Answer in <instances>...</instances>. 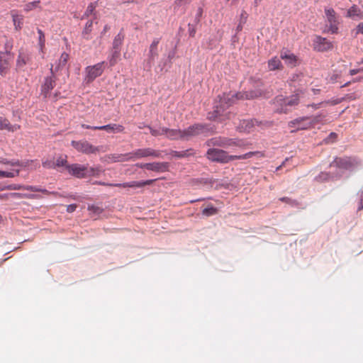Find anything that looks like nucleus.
<instances>
[{
  "label": "nucleus",
  "mask_w": 363,
  "mask_h": 363,
  "mask_svg": "<svg viewBox=\"0 0 363 363\" xmlns=\"http://www.w3.org/2000/svg\"><path fill=\"white\" fill-rule=\"evenodd\" d=\"M124 39V35L121 31L115 38L113 42V50H121V46Z\"/></svg>",
  "instance_id": "nucleus-31"
},
{
  "label": "nucleus",
  "mask_w": 363,
  "mask_h": 363,
  "mask_svg": "<svg viewBox=\"0 0 363 363\" xmlns=\"http://www.w3.org/2000/svg\"><path fill=\"white\" fill-rule=\"evenodd\" d=\"M82 127L84 128H86V129H92V130H95L94 128L95 126H90V125H85V124H82Z\"/></svg>",
  "instance_id": "nucleus-59"
},
{
  "label": "nucleus",
  "mask_w": 363,
  "mask_h": 363,
  "mask_svg": "<svg viewBox=\"0 0 363 363\" xmlns=\"http://www.w3.org/2000/svg\"><path fill=\"white\" fill-rule=\"evenodd\" d=\"M147 156H153L155 157H160V152L156 151L152 148H145L138 150V157H144Z\"/></svg>",
  "instance_id": "nucleus-25"
},
{
  "label": "nucleus",
  "mask_w": 363,
  "mask_h": 363,
  "mask_svg": "<svg viewBox=\"0 0 363 363\" xmlns=\"http://www.w3.org/2000/svg\"><path fill=\"white\" fill-rule=\"evenodd\" d=\"M94 129L105 130L109 133H119L124 130V127L120 124L111 123L99 127H94Z\"/></svg>",
  "instance_id": "nucleus-19"
},
{
  "label": "nucleus",
  "mask_w": 363,
  "mask_h": 363,
  "mask_svg": "<svg viewBox=\"0 0 363 363\" xmlns=\"http://www.w3.org/2000/svg\"><path fill=\"white\" fill-rule=\"evenodd\" d=\"M155 181H156V179H149V180H146L144 182H138L137 186L138 188V187L144 186L145 185H149V184H152Z\"/></svg>",
  "instance_id": "nucleus-49"
},
{
  "label": "nucleus",
  "mask_w": 363,
  "mask_h": 363,
  "mask_svg": "<svg viewBox=\"0 0 363 363\" xmlns=\"http://www.w3.org/2000/svg\"><path fill=\"white\" fill-rule=\"evenodd\" d=\"M268 68L270 71L280 70L283 69L282 63L279 58L274 57L268 61Z\"/></svg>",
  "instance_id": "nucleus-27"
},
{
  "label": "nucleus",
  "mask_w": 363,
  "mask_h": 363,
  "mask_svg": "<svg viewBox=\"0 0 363 363\" xmlns=\"http://www.w3.org/2000/svg\"><path fill=\"white\" fill-rule=\"evenodd\" d=\"M261 96L260 92L250 91L245 93L232 94L224 93L222 96H218V101H216L214 111L212 116H209L210 119H218L220 121H224L226 119H231L233 114L230 112H226V110L238 99H250Z\"/></svg>",
  "instance_id": "nucleus-1"
},
{
  "label": "nucleus",
  "mask_w": 363,
  "mask_h": 363,
  "mask_svg": "<svg viewBox=\"0 0 363 363\" xmlns=\"http://www.w3.org/2000/svg\"><path fill=\"white\" fill-rule=\"evenodd\" d=\"M362 80H363V75L357 77H355V78L352 79L351 81L347 82L343 85H342L341 87H346V86H348L352 83L359 82H361Z\"/></svg>",
  "instance_id": "nucleus-46"
},
{
  "label": "nucleus",
  "mask_w": 363,
  "mask_h": 363,
  "mask_svg": "<svg viewBox=\"0 0 363 363\" xmlns=\"http://www.w3.org/2000/svg\"><path fill=\"white\" fill-rule=\"evenodd\" d=\"M343 99H344L343 98L332 99L330 100H328V101L323 102V104H326L334 106V105H337V104H340L343 101Z\"/></svg>",
  "instance_id": "nucleus-45"
},
{
  "label": "nucleus",
  "mask_w": 363,
  "mask_h": 363,
  "mask_svg": "<svg viewBox=\"0 0 363 363\" xmlns=\"http://www.w3.org/2000/svg\"><path fill=\"white\" fill-rule=\"evenodd\" d=\"M323 118L324 116L323 115H317L315 116L310 117V121L312 122L311 128H313L315 124L320 123Z\"/></svg>",
  "instance_id": "nucleus-44"
},
{
  "label": "nucleus",
  "mask_w": 363,
  "mask_h": 363,
  "mask_svg": "<svg viewBox=\"0 0 363 363\" xmlns=\"http://www.w3.org/2000/svg\"><path fill=\"white\" fill-rule=\"evenodd\" d=\"M259 153V152H249L241 155H230L228 152L223 150L211 147L207 150L206 157L211 162L225 164L235 160L249 159Z\"/></svg>",
  "instance_id": "nucleus-2"
},
{
  "label": "nucleus",
  "mask_w": 363,
  "mask_h": 363,
  "mask_svg": "<svg viewBox=\"0 0 363 363\" xmlns=\"http://www.w3.org/2000/svg\"><path fill=\"white\" fill-rule=\"evenodd\" d=\"M125 156L123 155H117V154H111L108 155H106L103 160L105 162L108 163L110 162H121L125 160Z\"/></svg>",
  "instance_id": "nucleus-30"
},
{
  "label": "nucleus",
  "mask_w": 363,
  "mask_h": 363,
  "mask_svg": "<svg viewBox=\"0 0 363 363\" xmlns=\"http://www.w3.org/2000/svg\"><path fill=\"white\" fill-rule=\"evenodd\" d=\"M323 104V102L320 103V104H311V106H312L315 109H318V108H319L320 107V106Z\"/></svg>",
  "instance_id": "nucleus-57"
},
{
  "label": "nucleus",
  "mask_w": 363,
  "mask_h": 363,
  "mask_svg": "<svg viewBox=\"0 0 363 363\" xmlns=\"http://www.w3.org/2000/svg\"><path fill=\"white\" fill-rule=\"evenodd\" d=\"M165 136L169 140H184L183 130L179 129H169L167 128Z\"/></svg>",
  "instance_id": "nucleus-24"
},
{
  "label": "nucleus",
  "mask_w": 363,
  "mask_h": 363,
  "mask_svg": "<svg viewBox=\"0 0 363 363\" xmlns=\"http://www.w3.org/2000/svg\"><path fill=\"white\" fill-rule=\"evenodd\" d=\"M280 58L284 60L285 63L289 67H295L296 65V56L287 50H282L280 53Z\"/></svg>",
  "instance_id": "nucleus-17"
},
{
  "label": "nucleus",
  "mask_w": 363,
  "mask_h": 363,
  "mask_svg": "<svg viewBox=\"0 0 363 363\" xmlns=\"http://www.w3.org/2000/svg\"><path fill=\"white\" fill-rule=\"evenodd\" d=\"M51 76L45 78V82L42 86V92L45 97H47L50 91L55 86V74L53 71V66L50 68Z\"/></svg>",
  "instance_id": "nucleus-16"
},
{
  "label": "nucleus",
  "mask_w": 363,
  "mask_h": 363,
  "mask_svg": "<svg viewBox=\"0 0 363 363\" xmlns=\"http://www.w3.org/2000/svg\"><path fill=\"white\" fill-rule=\"evenodd\" d=\"M105 69V62H101L92 66H88L85 69L86 79L88 82H93L96 77H100Z\"/></svg>",
  "instance_id": "nucleus-9"
},
{
  "label": "nucleus",
  "mask_w": 363,
  "mask_h": 363,
  "mask_svg": "<svg viewBox=\"0 0 363 363\" xmlns=\"http://www.w3.org/2000/svg\"><path fill=\"white\" fill-rule=\"evenodd\" d=\"M347 71V66L345 64H340L337 66L336 69L333 70V72L329 75V82L332 84L340 82L341 83V79L344 77L345 74Z\"/></svg>",
  "instance_id": "nucleus-14"
},
{
  "label": "nucleus",
  "mask_w": 363,
  "mask_h": 363,
  "mask_svg": "<svg viewBox=\"0 0 363 363\" xmlns=\"http://www.w3.org/2000/svg\"><path fill=\"white\" fill-rule=\"evenodd\" d=\"M31 60V55L26 52L20 50L16 60V67L21 69L28 64Z\"/></svg>",
  "instance_id": "nucleus-20"
},
{
  "label": "nucleus",
  "mask_w": 363,
  "mask_h": 363,
  "mask_svg": "<svg viewBox=\"0 0 363 363\" xmlns=\"http://www.w3.org/2000/svg\"><path fill=\"white\" fill-rule=\"evenodd\" d=\"M159 43L158 40H154L150 47V53L152 57L157 55V45Z\"/></svg>",
  "instance_id": "nucleus-42"
},
{
  "label": "nucleus",
  "mask_w": 363,
  "mask_h": 363,
  "mask_svg": "<svg viewBox=\"0 0 363 363\" xmlns=\"http://www.w3.org/2000/svg\"><path fill=\"white\" fill-rule=\"evenodd\" d=\"M206 145L208 147L218 146L224 148L243 147L245 146L244 140L237 138H228L225 137H217L208 140Z\"/></svg>",
  "instance_id": "nucleus-5"
},
{
  "label": "nucleus",
  "mask_w": 363,
  "mask_h": 363,
  "mask_svg": "<svg viewBox=\"0 0 363 363\" xmlns=\"http://www.w3.org/2000/svg\"><path fill=\"white\" fill-rule=\"evenodd\" d=\"M362 80H363V75L357 77H355V78L352 79L351 81L347 82L343 85H342L341 87H346V86H348L352 83L359 82H361Z\"/></svg>",
  "instance_id": "nucleus-47"
},
{
  "label": "nucleus",
  "mask_w": 363,
  "mask_h": 363,
  "mask_svg": "<svg viewBox=\"0 0 363 363\" xmlns=\"http://www.w3.org/2000/svg\"><path fill=\"white\" fill-rule=\"evenodd\" d=\"M11 199L10 194H0V200H8Z\"/></svg>",
  "instance_id": "nucleus-55"
},
{
  "label": "nucleus",
  "mask_w": 363,
  "mask_h": 363,
  "mask_svg": "<svg viewBox=\"0 0 363 363\" xmlns=\"http://www.w3.org/2000/svg\"><path fill=\"white\" fill-rule=\"evenodd\" d=\"M191 0H175V3L177 4H181L182 2H184V3H189V1H191Z\"/></svg>",
  "instance_id": "nucleus-58"
},
{
  "label": "nucleus",
  "mask_w": 363,
  "mask_h": 363,
  "mask_svg": "<svg viewBox=\"0 0 363 363\" xmlns=\"http://www.w3.org/2000/svg\"><path fill=\"white\" fill-rule=\"evenodd\" d=\"M312 122L310 121V117H300L289 122V128H293L291 132L294 133L301 130H307L311 128Z\"/></svg>",
  "instance_id": "nucleus-11"
},
{
  "label": "nucleus",
  "mask_w": 363,
  "mask_h": 363,
  "mask_svg": "<svg viewBox=\"0 0 363 363\" xmlns=\"http://www.w3.org/2000/svg\"><path fill=\"white\" fill-rule=\"evenodd\" d=\"M0 163L4 164H9L11 166H18V167H26V164L24 162H21L19 160H8L7 159L1 158L0 159Z\"/></svg>",
  "instance_id": "nucleus-36"
},
{
  "label": "nucleus",
  "mask_w": 363,
  "mask_h": 363,
  "mask_svg": "<svg viewBox=\"0 0 363 363\" xmlns=\"http://www.w3.org/2000/svg\"><path fill=\"white\" fill-rule=\"evenodd\" d=\"M38 33L39 35L38 44H39L40 50L42 52H43V50L45 49V35H44V33L43 32V30L40 29H38Z\"/></svg>",
  "instance_id": "nucleus-40"
},
{
  "label": "nucleus",
  "mask_w": 363,
  "mask_h": 363,
  "mask_svg": "<svg viewBox=\"0 0 363 363\" xmlns=\"http://www.w3.org/2000/svg\"><path fill=\"white\" fill-rule=\"evenodd\" d=\"M71 144L78 152L86 155H96L100 152H106L104 146H94L86 140H72Z\"/></svg>",
  "instance_id": "nucleus-6"
},
{
  "label": "nucleus",
  "mask_w": 363,
  "mask_h": 363,
  "mask_svg": "<svg viewBox=\"0 0 363 363\" xmlns=\"http://www.w3.org/2000/svg\"><path fill=\"white\" fill-rule=\"evenodd\" d=\"M11 199H23V194L21 193H10Z\"/></svg>",
  "instance_id": "nucleus-53"
},
{
  "label": "nucleus",
  "mask_w": 363,
  "mask_h": 363,
  "mask_svg": "<svg viewBox=\"0 0 363 363\" xmlns=\"http://www.w3.org/2000/svg\"><path fill=\"white\" fill-rule=\"evenodd\" d=\"M313 48L318 52H327L333 50V43L326 38L316 35L313 40Z\"/></svg>",
  "instance_id": "nucleus-13"
},
{
  "label": "nucleus",
  "mask_w": 363,
  "mask_h": 363,
  "mask_svg": "<svg viewBox=\"0 0 363 363\" xmlns=\"http://www.w3.org/2000/svg\"><path fill=\"white\" fill-rule=\"evenodd\" d=\"M13 56L8 50L0 51V74L5 76L9 71Z\"/></svg>",
  "instance_id": "nucleus-10"
},
{
  "label": "nucleus",
  "mask_w": 363,
  "mask_h": 363,
  "mask_svg": "<svg viewBox=\"0 0 363 363\" xmlns=\"http://www.w3.org/2000/svg\"><path fill=\"white\" fill-rule=\"evenodd\" d=\"M11 16L15 30H20L23 27V16L22 15L17 14L14 11H11Z\"/></svg>",
  "instance_id": "nucleus-26"
},
{
  "label": "nucleus",
  "mask_w": 363,
  "mask_h": 363,
  "mask_svg": "<svg viewBox=\"0 0 363 363\" xmlns=\"http://www.w3.org/2000/svg\"><path fill=\"white\" fill-rule=\"evenodd\" d=\"M170 154L174 157L183 158L194 155L195 151L194 149L190 148L184 151H172Z\"/></svg>",
  "instance_id": "nucleus-29"
},
{
  "label": "nucleus",
  "mask_w": 363,
  "mask_h": 363,
  "mask_svg": "<svg viewBox=\"0 0 363 363\" xmlns=\"http://www.w3.org/2000/svg\"><path fill=\"white\" fill-rule=\"evenodd\" d=\"M4 189H9V190H20V189H25V190H28V191H33V192H40V191H43L40 189L38 188L37 186H29V185H27V186H23V185H20V184H10L7 186H5L4 188H1V190H4Z\"/></svg>",
  "instance_id": "nucleus-22"
},
{
  "label": "nucleus",
  "mask_w": 363,
  "mask_h": 363,
  "mask_svg": "<svg viewBox=\"0 0 363 363\" xmlns=\"http://www.w3.org/2000/svg\"><path fill=\"white\" fill-rule=\"evenodd\" d=\"M95 8H96V6L94 4H90L87 6V9L85 11V15H86L87 16L91 15L93 13V11H94Z\"/></svg>",
  "instance_id": "nucleus-50"
},
{
  "label": "nucleus",
  "mask_w": 363,
  "mask_h": 363,
  "mask_svg": "<svg viewBox=\"0 0 363 363\" xmlns=\"http://www.w3.org/2000/svg\"><path fill=\"white\" fill-rule=\"evenodd\" d=\"M210 131L213 132L212 128H208L207 125L196 123L183 130V138L184 140H188L192 137L206 134Z\"/></svg>",
  "instance_id": "nucleus-8"
},
{
  "label": "nucleus",
  "mask_w": 363,
  "mask_h": 363,
  "mask_svg": "<svg viewBox=\"0 0 363 363\" xmlns=\"http://www.w3.org/2000/svg\"><path fill=\"white\" fill-rule=\"evenodd\" d=\"M92 25V21H88L85 25L84 30L82 31V36L86 40L89 39V35L91 31Z\"/></svg>",
  "instance_id": "nucleus-38"
},
{
  "label": "nucleus",
  "mask_w": 363,
  "mask_h": 363,
  "mask_svg": "<svg viewBox=\"0 0 363 363\" xmlns=\"http://www.w3.org/2000/svg\"><path fill=\"white\" fill-rule=\"evenodd\" d=\"M77 208L76 204H70L67 206V211L68 213H72L74 212Z\"/></svg>",
  "instance_id": "nucleus-52"
},
{
  "label": "nucleus",
  "mask_w": 363,
  "mask_h": 363,
  "mask_svg": "<svg viewBox=\"0 0 363 363\" xmlns=\"http://www.w3.org/2000/svg\"><path fill=\"white\" fill-rule=\"evenodd\" d=\"M325 13L327 18V26L328 32L333 34L338 32V21L335 10L332 8L325 9Z\"/></svg>",
  "instance_id": "nucleus-12"
},
{
  "label": "nucleus",
  "mask_w": 363,
  "mask_h": 363,
  "mask_svg": "<svg viewBox=\"0 0 363 363\" xmlns=\"http://www.w3.org/2000/svg\"><path fill=\"white\" fill-rule=\"evenodd\" d=\"M362 71H363V69H350L349 74L350 75L353 76L361 72Z\"/></svg>",
  "instance_id": "nucleus-54"
},
{
  "label": "nucleus",
  "mask_w": 363,
  "mask_h": 363,
  "mask_svg": "<svg viewBox=\"0 0 363 363\" xmlns=\"http://www.w3.org/2000/svg\"><path fill=\"white\" fill-rule=\"evenodd\" d=\"M21 129V125L18 124L12 125L9 119L5 117L0 116V130H6L9 132H16Z\"/></svg>",
  "instance_id": "nucleus-18"
},
{
  "label": "nucleus",
  "mask_w": 363,
  "mask_h": 363,
  "mask_svg": "<svg viewBox=\"0 0 363 363\" xmlns=\"http://www.w3.org/2000/svg\"><path fill=\"white\" fill-rule=\"evenodd\" d=\"M218 213V209L215 208L213 205L209 204L206 208L202 210V214L206 216H211L216 214Z\"/></svg>",
  "instance_id": "nucleus-34"
},
{
  "label": "nucleus",
  "mask_w": 363,
  "mask_h": 363,
  "mask_svg": "<svg viewBox=\"0 0 363 363\" xmlns=\"http://www.w3.org/2000/svg\"><path fill=\"white\" fill-rule=\"evenodd\" d=\"M43 166L45 168H49V169H51V168L55 169V168L54 161H52V160H46V161L43 162Z\"/></svg>",
  "instance_id": "nucleus-48"
},
{
  "label": "nucleus",
  "mask_w": 363,
  "mask_h": 363,
  "mask_svg": "<svg viewBox=\"0 0 363 363\" xmlns=\"http://www.w3.org/2000/svg\"><path fill=\"white\" fill-rule=\"evenodd\" d=\"M145 128L155 137L165 135L167 132V128L161 125L146 126Z\"/></svg>",
  "instance_id": "nucleus-23"
},
{
  "label": "nucleus",
  "mask_w": 363,
  "mask_h": 363,
  "mask_svg": "<svg viewBox=\"0 0 363 363\" xmlns=\"http://www.w3.org/2000/svg\"><path fill=\"white\" fill-rule=\"evenodd\" d=\"M40 1H34L31 2H28L24 6V11L26 12H29L36 8L39 7Z\"/></svg>",
  "instance_id": "nucleus-41"
},
{
  "label": "nucleus",
  "mask_w": 363,
  "mask_h": 363,
  "mask_svg": "<svg viewBox=\"0 0 363 363\" xmlns=\"http://www.w3.org/2000/svg\"><path fill=\"white\" fill-rule=\"evenodd\" d=\"M55 167H65L67 170V167L69 166L67 164V156H60L55 161Z\"/></svg>",
  "instance_id": "nucleus-33"
},
{
  "label": "nucleus",
  "mask_w": 363,
  "mask_h": 363,
  "mask_svg": "<svg viewBox=\"0 0 363 363\" xmlns=\"http://www.w3.org/2000/svg\"><path fill=\"white\" fill-rule=\"evenodd\" d=\"M281 167V166H279L277 168V170H279L280 168Z\"/></svg>",
  "instance_id": "nucleus-63"
},
{
  "label": "nucleus",
  "mask_w": 363,
  "mask_h": 363,
  "mask_svg": "<svg viewBox=\"0 0 363 363\" xmlns=\"http://www.w3.org/2000/svg\"><path fill=\"white\" fill-rule=\"evenodd\" d=\"M357 33L363 34V23H359L357 27Z\"/></svg>",
  "instance_id": "nucleus-56"
},
{
  "label": "nucleus",
  "mask_w": 363,
  "mask_h": 363,
  "mask_svg": "<svg viewBox=\"0 0 363 363\" xmlns=\"http://www.w3.org/2000/svg\"><path fill=\"white\" fill-rule=\"evenodd\" d=\"M99 184L104 185V186H118V187H134L135 186V183L134 182L130 183H123V184H106L105 182H99Z\"/></svg>",
  "instance_id": "nucleus-39"
},
{
  "label": "nucleus",
  "mask_w": 363,
  "mask_h": 363,
  "mask_svg": "<svg viewBox=\"0 0 363 363\" xmlns=\"http://www.w3.org/2000/svg\"><path fill=\"white\" fill-rule=\"evenodd\" d=\"M24 198L33 199L34 198V196L31 194H23V199Z\"/></svg>",
  "instance_id": "nucleus-60"
},
{
  "label": "nucleus",
  "mask_w": 363,
  "mask_h": 363,
  "mask_svg": "<svg viewBox=\"0 0 363 363\" xmlns=\"http://www.w3.org/2000/svg\"><path fill=\"white\" fill-rule=\"evenodd\" d=\"M20 171L18 169L13 170L12 172H6L0 170V178H13L19 175Z\"/></svg>",
  "instance_id": "nucleus-37"
},
{
  "label": "nucleus",
  "mask_w": 363,
  "mask_h": 363,
  "mask_svg": "<svg viewBox=\"0 0 363 363\" xmlns=\"http://www.w3.org/2000/svg\"><path fill=\"white\" fill-rule=\"evenodd\" d=\"M257 124L258 122L254 119L242 120L240 121L238 128L240 131L250 133L253 130V128Z\"/></svg>",
  "instance_id": "nucleus-21"
},
{
  "label": "nucleus",
  "mask_w": 363,
  "mask_h": 363,
  "mask_svg": "<svg viewBox=\"0 0 363 363\" xmlns=\"http://www.w3.org/2000/svg\"><path fill=\"white\" fill-rule=\"evenodd\" d=\"M347 16L352 18H357L358 19L363 18L360 9L356 5H353L347 11Z\"/></svg>",
  "instance_id": "nucleus-28"
},
{
  "label": "nucleus",
  "mask_w": 363,
  "mask_h": 363,
  "mask_svg": "<svg viewBox=\"0 0 363 363\" xmlns=\"http://www.w3.org/2000/svg\"><path fill=\"white\" fill-rule=\"evenodd\" d=\"M138 167L140 168H145L148 170H151L156 172H165L169 169L168 162H152V163H144L138 164Z\"/></svg>",
  "instance_id": "nucleus-15"
},
{
  "label": "nucleus",
  "mask_w": 363,
  "mask_h": 363,
  "mask_svg": "<svg viewBox=\"0 0 363 363\" xmlns=\"http://www.w3.org/2000/svg\"><path fill=\"white\" fill-rule=\"evenodd\" d=\"M121 50H113L111 56L108 57L110 66H113L119 59Z\"/></svg>",
  "instance_id": "nucleus-35"
},
{
  "label": "nucleus",
  "mask_w": 363,
  "mask_h": 363,
  "mask_svg": "<svg viewBox=\"0 0 363 363\" xmlns=\"http://www.w3.org/2000/svg\"><path fill=\"white\" fill-rule=\"evenodd\" d=\"M69 55L64 52L62 53L60 59H59V61H58V64L55 67V72L58 71L59 69H62V67H64L65 66V65L67 64L68 60H69Z\"/></svg>",
  "instance_id": "nucleus-32"
},
{
  "label": "nucleus",
  "mask_w": 363,
  "mask_h": 363,
  "mask_svg": "<svg viewBox=\"0 0 363 363\" xmlns=\"http://www.w3.org/2000/svg\"><path fill=\"white\" fill-rule=\"evenodd\" d=\"M299 103L298 94H293L289 97H284L282 95L277 96L274 104L277 106L276 111L279 113H286L290 111L289 107L295 106Z\"/></svg>",
  "instance_id": "nucleus-4"
},
{
  "label": "nucleus",
  "mask_w": 363,
  "mask_h": 363,
  "mask_svg": "<svg viewBox=\"0 0 363 363\" xmlns=\"http://www.w3.org/2000/svg\"><path fill=\"white\" fill-rule=\"evenodd\" d=\"M1 219H2V217L0 216V221L1 220Z\"/></svg>",
  "instance_id": "nucleus-64"
},
{
  "label": "nucleus",
  "mask_w": 363,
  "mask_h": 363,
  "mask_svg": "<svg viewBox=\"0 0 363 363\" xmlns=\"http://www.w3.org/2000/svg\"><path fill=\"white\" fill-rule=\"evenodd\" d=\"M279 200L291 206H296L298 204V203L296 200H294L289 197H281L279 199Z\"/></svg>",
  "instance_id": "nucleus-43"
},
{
  "label": "nucleus",
  "mask_w": 363,
  "mask_h": 363,
  "mask_svg": "<svg viewBox=\"0 0 363 363\" xmlns=\"http://www.w3.org/2000/svg\"><path fill=\"white\" fill-rule=\"evenodd\" d=\"M320 89H313L314 94H318L320 92Z\"/></svg>",
  "instance_id": "nucleus-61"
},
{
  "label": "nucleus",
  "mask_w": 363,
  "mask_h": 363,
  "mask_svg": "<svg viewBox=\"0 0 363 363\" xmlns=\"http://www.w3.org/2000/svg\"><path fill=\"white\" fill-rule=\"evenodd\" d=\"M359 164L360 161L356 157H335L330 166L345 170H352Z\"/></svg>",
  "instance_id": "nucleus-7"
},
{
  "label": "nucleus",
  "mask_w": 363,
  "mask_h": 363,
  "mask_svg": "<svg viewBox=\"0 0 363 363\" xmlns=\"http://www.w3.org/2000/svg\"><path fill=\"white\" fill-rule=\"evenodd\" d=\"M330 136L331 137H333V136L336 137V134L335 133H330Z\"/></svg>",
  "instance_id": "nucleus-62"
},
{
  "label": "nucleus",
  "mask_w": 363,
  "mask_h": 363,
  "mask_svg": "<svg viewBox=\"0 0 363 363\" xmlns=\"http://www.w3.org/2000/svg\"><path fill=\"white\" fill-rule=\"evenodd\" d=\"M88 210L90 211H93L96 213H101L102 212V209L100 207L95 206H89Z\"/></svg>",
  "instance_id": "nucleus-51"
},
{
  "label": "nucleus",
  "mask_w": 363,
  "mask_h": 363,
  "mask_svg": "<svg viewBox=\"0 0 363 363\" xmlns=\"http://www.w3.org/2000/svg\"><path fill=\"white\" fill-rule=\"evenodd\" d=\"M67 171L69 174L77 178H86L99 175L101 172L100 167H89L79 164H72L67 167Z\"/></svg>",
  "instance_id": "nucleus-3"
}]
</instances>
